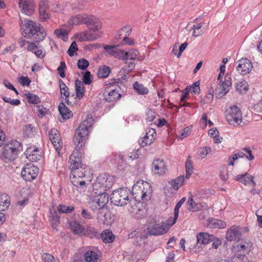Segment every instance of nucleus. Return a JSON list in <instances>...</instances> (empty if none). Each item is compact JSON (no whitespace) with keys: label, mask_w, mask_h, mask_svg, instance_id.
I'll return each instance as SVG.
<instances>
[{"label":"nucleus","mask_w":262,"mask_h":262,"mask_svg":"<svg viewBox=\"0 0 262 262\" xmlns=\"http://www.w3.org/2000/svg\"><path fill=\"white\" fill-rule=\"evenodd\" d=\"M246 229V228H244L240 226H232L228 230L226 238L229 241L239 239Z\"/></svg>","instance_id":"dca6fc26"},{"label":"nucleus","mask_w":262,"mask_h":262,"mask_svg":"<svg viewBox=\"0 0 262 262\" xmlns=\"http://www.w3.org/2000/svg\"><path fill=\"white\" fill-rule=\"evenodd\" d=\"M219 177L223 181L225 182L228 180V169L226 165H223L221 167Z\"/></svg>","instance_id":"de8ad7c7"},{"label":"nucleus","mask_w":262,"mask_h":262,"mask_svg":"<svg viewBox=\"0 0 262 262\" xmlns=\"http://www.w3.org/2000/svg\"><path fill=\"white\" fill-rule=\"evenodd\" d=\"M39 19L41 21H46L49 19L50 15L49 10H39Z\"/></svg>","instance_id":"3c124183"},{"label":"nucleus","mask_w":262,"mask_h":262,"mask_svg":"<svg viewBox=\"0 0 262 262\" xmlns=\"http://www.w3.org/2000/svg\"><path fill=\"white\" fill-rule=\"evenodd\" d=\"M60 94L61 96L65 97V100L67 103L69 104V97H70V91L69 89L67 86L60 90Z\"/></svg>","instance_id":"680f3d73"},{"label":"nucleus","mask_w":262,"mask_h":262,"mask_svg":"<svg viewBox=\"0 0 262 262\" xmlns=\"http://www.w3.org/2000/svg\"><path fill=\"white\" fill-rule=\"evenodd\" d=\"M228 122L234 126H238L242 122V114L240 109L235 105L227 110L226 115Z\"/></svg>","instance_id":"9d476101"},{"label":"nucleus","mask_w":262,"mask_h":262,"mask_svg":"<svg viewBox=\"0 0 262 262\" xmlns=\"http://www.w3.org/2000/svg\"><path fill=\"white\" fill-rule=\"evenodd\" d=\"M184 181V176H181L171 180L170 184L174 190H178L179 188L183 185Z\"/></svg>","instance_id":"e433bc0d"},{"label":"nucleus","mask_w":262,"mask_h":262,"mask_svg":"<svg viewBox=\"0 0 262 262\" xmlns=\"http://www.w3.org/2000/svg\"><path fill=\"white\" fill-rule=\"evenodd\" d=\"M49 5L47 0H40L39 3V10H49Z\"/></svg>","instance_id":"0e129e2a"},{"label":"nucleus","mask_w":262,"mask_h":262,"mask_svg":"<svg viewBox=\"0 0 262 262\" xmlns=\"http://www.w3.org/2000/svg\"><path fill=\"white\" fill-rule=\"evenodd\" d=\"M42 257L44 262H56L54 256L49 253H43Z\"/></svg>","instance_id":"338daca9"},{"label":"nucleus","mask_w":262,"mask_h":262,"mask_svg":"<svg viewBox=\"0 0 262 262\" xmlns=\"http://www.w3.org/2000/svg\"><path fill=\"white\" fill-rule=\"evenodd\" d=\"M207 225L211 228H224L226 226V223L224 221L214 218L209 219Z\"/></svg>","instance_id":"c756f323"},{"label":"nucleus","mask_w":262,"mask_h":262,"mask_svg":"<svg viewBox=\"0 0 262 262\" xmlns=\"http://www.w3.org/2000/svg\"><path fill=\"white\" fill-rule=\"evenodd\" d=\"M91 30L81 31L76 33L75 37L80 41L94 40L99 37L97 34L91 33Z\"/></svg>","instance_id":"5701e85b"},{"label":"nucleus","mask_w":262,"mask_h":262,"mask_svg":"<svg viewBox=\"0 0 262 262\" xmlns=\"http://www.w3.org/2000/svg\"><path fill=\"white\" fill-rule=\"evenodd\" d=\"M210 242H212V247L215 249H216L222 245V241L218 238L215 237L213 236V240L210 241Z\"/></svg>","instance_id":"774afa93"},{"label":"nucleus","mask_w":262,"mask_h":262,"mask_svg":"<svg viewBox=\"0 0 262 262\" xmlns=\"http://www.w3.org/2000/svg\"><path fill=\"white\" fill-rule=\"evenodd\" d=\"M167 170L165 162L162 159H157L153 161L151 171L154 174L162 176Z\"/></svg>","instance_id":"f3484780"},{"label":"nucleus","mask_w":262,"mask_h":262,"mask_svg":"<svg viewBox=\"0 0 262 262\" xmlns=\"http://www.w3.org/2000/svg\"><path fill=\"white\" fill-rule=\"evenodd\" d=\"M185 170H186V178L188 179L190 176L192 174L193 171V167L192 163L189 157L185 162Z\"/></svg>","instance_id":"a19ab883"},{"label":"nucleus","mask_w":262,"mask_h":262,"mask_svg":"<svg viewBox=\"0 0 262 262\" xmlns=\"http://www.w3.org/2000/svg\"><path fill=\"white\" fill-rule=\"evenodd\" d=\"M239 158H242V156H240L238 154H233L228 160V165L233 166L234 161Z\"/></svg>","instance_id":"69168bd1"},{"label":"nucleus","mask_w":262,"mask_h":262,"mask_svg":"<svg viewBox=\"0 0 262 262\" xmlns=\"http://www.w3.org/2000/svg\"><path fill=\"white\" fill-rule=\"evenodd\" d=\"M84 259L86 262H97L98 260V254L94 251H88L84 254Z\"/></svg>","instance_id":"c9c22d12"},{"label":"nucleus","mask_w":262,"mask_h":262,"mask_svg":"<svg viewBox=\"0 0 262 262\" xmlns=\"http://www.w3.org/2000/svg\"><path fill=\"white\" fill-rule=\"evenodd\" d=\"M81 217L84 220H91L93 218V215L91 212L86 209L82 208Z\"/></svg>","instance_id":"6e6d98bb"},{"label":"nucleus","mask_w":262,"mask_h":262,"mask_svg":"<svg viewBox=\"0 0 262 262\" xmlns=\"http://www.w3.org/2000/svg\"><path fill=\"white\" fill-rule=\"evenodd\" d=\"M157 136L155 129L151 128H147L145 135L139 141V144L142 147L151 144Z\"/></svg>","instance_id":"6ab92c4d"},{"label":"nucleus","mask_w":262,"mask_h":262,"mask_svg":"<svg viewBox=\"0 0 262 262\" xmlns=\"http://www.w3.org/2000/svg\"><path fill=\"white\" fill-rule=\"evenodd\" d=\"M252 244L251 242H241L235 243L233 246L232 251L235 254H244L245 255L248 254L251 250Z\"/></svg>","instance_id":"a211bd4d"},{"label":"nucleus","mask_w":262,"mask_h":262,"mask_svg":"<svg viewBox=\"0 0 262 262\" xmlns=\"http://www.w3.org/2000/svg\"><path fill=\"white\" fill-rule=\"evenodd\" d=\"M75 88L76 96L80 100L83 97L84 94V88L82 82L79 80H76Z\"/></svg>","instance_id":"72a5a7b5"},{"label":"nucleus","mask_w":262,"mask_h":262,"mask_svg":"<svg viewBox=\"0 0 262 262\" xmlns=\"http://www.w3.org/2000/svg\"><path fill=\"white\" fill-rule=\"evenodd\" d=\"M89 66V61L85 59L82 58L79 59L77 62V66L78 68L82 70H84L87 69Z\"/></svg>","instance_id":"5fc2aeb1"},{"label":"nucleus","mask_w":262,"mask_h":262,"mask_svg":"<svg viewBox=\"0 0 262 262\" xmlns=\"http://www.w3.org/2000/svg\"><path fill=\"white\" fill-rule=\"evenodd\" d=\"M66 69V65L64 61H61L60 66L57 68L58 74L61 78H64L66 76L65 70Z\"/></svg>","instance_id":"4d7b16f0"},{"label":"nucleus","mask_w":262,"mask_h":262,"mask_svg":"<svg viewBox=\"0 0 262 262\" xmlns=\"http://www.w3.org/2000/svg\"><path fill=\"white\" fill-rule=\"evenodd\" d=\"M211 151V148L208 146H205L200 148L198 152L199 156L201 158H204Z\"/></svg>","instance_id":"8fccbe9b"},{"label":"nucleus","mask_w":262,"mask_h":262,"mask_svg":"<svg viewBox=\"0 0 262 262\" xmlns=\"http://www.w3.org/2000/svg\"><path fill=\"white\" fill-rule=\"evenodd\" d=\"M99 233L96 229L92 227H87L84 229V235L83 236H88L90 238L98 237Z\"/></svg>","instance_id":"58836bf2"},{"label":"nucleus","mask_w":262,"mask_h":262,"mask_svg":"<svg viewBox=\"0 0 262 262\" xmlns=\"http://www.w3.org/2000/svg\"><path fill=\"white\" fill-rule=\"evenodd\" d=\"M93 76L90 72L87 71L83 73L82 80L83 83L89 85L92 81Z\"/></svg>","instance_id":"864d4df0"},{"label":"nucleus","mask_w":262,"mask_h":262,"mask_svg":"<svg viewBox=\"0 0 262 262\" xmlns=\"http://www.w3.org/2000/svg\"><path fill=\"white\" fill-rule=\"evenodd\" d=\"M152 192L150 184L141 180H138L132 187V194L136 201L141 202L149 200Z\"/></svg>","instance_id":"39448f33"},{"label":"nucleus","mask_w":262,"mask_h":262,"mask_svg":"<svg viewBox=\"0 0 262 262\" xmlns=\"http://www.w3.org/2000/svg\"><path fill=\"white\" fill-rule=\"evenodd\" d=\"M217 80L220 82L215 89V95L217 98H220L229 92L232 85L231 78L229 75L227 74L224 78Z\"/></svg>","instance_id":"9b49d317"},{"label":"nucleus","mask_w":262,"mask_h":262,"mask_svg":"<svg viewBox=\"0 0 262 262\" xmlns=\"http://www.w3.org/2000/svg\"><path fill=\"white\" fill-rule=\"evenodd\" d=\"M25 96L28 100V102L32 104H37L40 102V98L36 95L28 93L25 94Z\"/></svg>","instance_id":"49530a36"},{"label":"nucleus","mask_w":262,"mask_h":262,"mask_svg":"<svg viewBox=\"0 0 262 262\" xmlns=\"http://www.w3.org/2000/svg\"><path fill=\"white\" fill-rule=\"evenodd\" d=\"M19 7L21 12L26 15L32 14L34 11L33 0H19Z\"/></svg>","instance_id":"4be33fe9"},{"label":"nucleus","mask_w":262,"mask_h":262,"mask_svg":"<svg viewBox=\"0 0 262 262\" xmlns=\"http://www.w3.org/2000/svg\"><path fill=\"white\" fill-rule=\"evenodd\" d=\"M100 237L103 242L105 244L112 243L115 239V236L112 230L108 229L103 230L100 234Z\"/></svg>","instance_id":"cd10ccee"},{"label":"nucleus","mask_w":262,"mask_h":262,"mask_svg":"<svg viewBox=\"0 0 262 262\" xmlns=\"http://www.w3.org/2000/svg\"><path fill=\"white\" fill-rule=\"evenodd\" d=\"M70 30L63 28H58L55 30V35L59 38H60L64 41H67L69 38V34Z\"/></svg>","instance_id":"473e14b6"},{"label":"nucleus","mask_w":262,"mask_h":262,"mask_svg":"<svg viewBox=\"0 0 262 262\" xmlns=\"http://www.w3.org/2000/svg\"><path fill=\"white\" fill-rule=\"evenodd\" d=\"M49 137L56 151L59 155L62 147V142L60 134L56 129L52 128L49 133Z\"/></svg>","instance_id":"4468645a"},{"label":"nucleus","mask_w":262,"mask_h":262,"mask_svg":"<svg viewBox=\"0 0 262 262\" xmlns=\"http://www.w3.org/2000/svg\"><path fill=\"white\" fill-rule=\"evenodd\" d=\"M187 87L191 93L196 94H199L200 92L199 84H198L197 82L194 83L192 85L188 86Z\"/></svg>","instance_id":"e2e57ef3"},{"label":"nucleus","mask_w":262,"mask_h":262,"mask_svg":"<svg viewBox=\"0 0 262 262\" xmlns=\"http://www.w3.org/2000/svg\"><path fill=\"white\" fill-rule=\"evenodd\" d=\"M116 86L118 85L115 84L110 88H107L103 94L104 100L108 102H115L121 97V95L117 90Z\"/></svg>","instance_id":"ddd939ff"},{"label":"nucleus","mask_w":262,"mask_h":262,"mask_svg":"<svg viewBox=\"0 0 262 262\" xmlns=\"http://www.w3.org/2000/svg\"><path fill=\"white\" fill-rule=\"evenodd\" d=\"M93 123V118L88 117L80 123L76 129L74 139L76 146L70 156L69 162L70 169L83 166L82 157L84 154V151L82 147L89 138Z\"/></svg>","instance_id":"f257e3e1"},{"label":"nucleus","mask_w":262,"mask_h":262,"mask_svg":"<svg viewBox=\"0 0 262 262\" xmlns=\"http://www.w3.org/2000/svg\"><path fill=\"white\" fill-rule=\"evenodd\" d=\"M69 226L72 232L79 236H83L84 235L85 227L81 225L78 222L72 221L69 223Z\"/></svg>","instance_id":"393cba45"},{"label":"nucleus","mask_w":262,"mask_h":262,"mask_svg":"<svg viewBox=\"0 0 262 262\" xmlns=\"http://www.w3.org/2000/svg\"><path fill=\"white\" fill-rule=\"evenodd\" d=\"M22 151L23 145L20 142L16 140H11L2 147L0 158L5 163L12 162Z\"/></svg>","instance_id":"20e7f679"},{"label":"nucleus","mask_w":262,"mask_h":262,"mask_svg":"<svg viewBox=\"0 0 262 262\" xmlns=\"http://www.w3.org/2000/svg\"><path fill=\"white\" fill-rule=\"evenodd\" d=\"M58 211L61 213L68 214L73 212L75 208L72 206H66L65 205L60 204L57 207Z\"/></svg>","instance_id":"37998d69"},{"label":"nucleus","mask_w":262,"mask_h":262,"mask_svg":"<svg viewBox=\"0 0 262 262\" xmlns=\"http://www.w3.org/2000/svg\"><path fill=\"white\" fill-rule=\"evenodd\" d=\"M70 26L85 24L90 30L98 32L101 29L102 25L99 18L92 15L86 14H78L72 16L68 21Z\"/></svg>","instance_id":"7ed1b4c3"},{"label":"nucleus","mask_w":262,"mask_h":262,"mask_svg":"<svg viewBox=\"0 0 262 262\" xmlns=\"http://www.w3.org/2000/svg\"><path fill=\"white\" fill-rule=\"evenodd\" d=\"M104 49L108 54L124 60L128 59H135L139 54L137 50H132L128 52H126L124 50L119 49L117 46L105 45Z\"/></svg>","instance_id":"0eeeda50"},{"label":"nucleus","mask_w":262,"mask_h":262,"mask_svg":"<svg viewBox=\"0 0 262 262\" xmlns=\"http://www.w3.org/2000/svg\"><path fill=\"white\" fill-rule=\"evenodd\" d=\"M20 29L25 37L32 38L35 42L43 40L46 36L45 28L31 20L22 21Z\"/></svg>","instance_id":"f03ea898"},{"label":"nucleus","mask_w":262,"mask_h":262,"mask_svg":"<svg viewBox=\"0 0 262 262\" xmlns=\"http://www.w3.org/2000/svg\"><path fill=\"white\" fill-rule=\"evenodd\" d=\"M108 202V196L106 193L94 194L90 196L88 204L93 210H99L103 208Z\"/></svg>","instance_id":"1a4fd4ad"},{"label":"nucleus","mask_w":262,"mask_h":262,"mask_svg":"<svg viewBox=\"0 0 262 262\" xmlns=\"http://www.w3.org/2000/svg\"><path fill=\"white\" fill-rule=\"evenodd\" d=\"M58 110L63 119L67 120L73 116V113L63 102H60Z\"/></svg>","instance_id":"7c9ffc66"},{"label":"nucleus","mask_w":262,"mask_h":262,"mask_svg":"<svg viewBox=\"0 0 262 262\" xmlns=\"http://www.w3.org/2000/svg\"><path fill=\"white\" fill-rule=\"evenodd\" d=\"M60 213L57 208L56 209L54 205L50 207L49 220L53 226H56L59 223Z\"/></svg>","instance_id":"b1692460"},{"label":"nucleus","mask_w":262,"mask_h":262,"mask_svg":"<svg viewBox=\"0 0 262 262\" xmlns=\"http://www.w3.org/2000/svg\"><path fill=\"white\" fill-rule=\"evenodd\" d=\"M27 155H29V158L34 160H36L37 159H40L41 158V155L38 154L39 152V150L37 147H34L33 148H29L26 151Z\"/></svg>","instance_id":"4c0bfd02"},{"label":"nucleus","mask_w":262,"mask_h":262,"mask_svg":"<svg viewBox=\"0 0 262 262\" xmlns=\"http://www.w3.org/2000/svg\"><path fill=\"white\" fill-rule=\"evenodd\" d=\"M99 182V184H101L103 187L102 189L107 190L111 188L114 183V178L113 176L107 174L106 173H102L100 174L97 178Z\"/></svg>","instance_id":"aec40b11"},{"label":"nucleus","mask_w":262,"mask_h":262,"mask_svg":"<svg viewBox=\"0 0 262 262\" xmlns=\"http://www.w3.org/2000/svg\"><path fill=\"white\" fill-rule=\"evenodd\" d=\"M102 187H103L101 186V184H99L98 180L97 179L96 182L93 185V189L94 194L105 193V190H103Z\"/></svg>","instance_id":"09e8293b"},{"label":"nucleus","mask_w":262,"mask_h":262,"mask_svg":"<svg viewBox=\"0 0 262 262\" xmlns=\"http://www.w3.org/2000/svg\"><path fill=\"white\" fill-rule=\"evenodd\" d=\"M235 179L245 185H250V184H252L253 186L256 185L253 180V177L247 172L242 174L237 175Z\"/></svg>","instance_id":"a878e982"},{"label":"nucleus","mask_w":262,"mask_h":262,"mask_svg":"<svg viewBox=\"0 0 262 262\" xmlns=\"http://www.w3.org/2000/svg\"><path fill=\"white\" fill-rule=\"evenodd\" d=\"M186 201L185 198H183L180 200V201L176 204L174 209V214H175L176 217H178L179 213V209L181 207L183 204Z\"/></svg>","instance_id":"bf43d9fd"},{"label":"nucleus","mask_w":262,"mask_h":262,"mask_svg":"<svg viewBox=\"0 0 262 262\" xmlns=\"http://www.w3.org/2000/svg\"><path fill=\"white\" fill-rule=\"evenodd\" d=\"M232 262H250L244 254H234L231 258Z\"/></svg>","instance_id":"a18cd8bd"},{"label":"nucleus","mask_w":262,"mask_h":262,"mask_svg":"<svg viewBox=\"0 0 262 262\" xmlns=\"http://www.w3.org/2000/svg\"><path fill=\"white\" fill-rule=\"evenodd\" d=\"M106 161L108 163L116 165L119 169V166H122L124 163V160L122 156L120 154L113 153L110 155L106 159Z\"/></svg>","instance_id":"bb28decb"},{"label":"nucleus","mask_w":262,"mask_h":262,"mask_svg":"<svg viewBox=\"0 0 262 262\" xmlns=\"http://www.w3.org/2000/svg\"><path fill=\"white\" fill-rule=\"evenodd\" d=\"M2 99L5 102L9 103L13 105L17 106L20 104V101L18 99H12L7 97H3Z\"/></svg>","instance_id":"13d9d810"},{"label":"nucleus","mask_w":262,"mask_h":262,"mask_svg":"<svg viewBox=\"0 0 262 262\" xmlns=\"http://www.w3.org/2000/svg\"><path fill=\"white\" fill-rule=\"evenodd\" d=\"M78 50L77 44L75 41L72 42L70 48L68 50V53L70 56H73L74 53Z\"/></svg>","instance_id":"052dcab7"},{"label":"nucleus","mask_w":262,"mask_h":262,"mask_svg":"<svg viewBox=\"0 0 262 262\" xmlns=\"http://www.w3.org/2000/svg\"><path fill=\"white\" fill-rule=\"evenodd\" d=\"M236 90L241 94L245 93L248 90L247 82L245 80L236 82Z\"/></svg>","instance_id":"ea45409f"},{"label":"nucleus","mask_w":262,"mask_h":262,"mask_svg":"<svg viewBox=\"0 0 262 262\" xmlns=\"http://www.w3.org/2000/svg\"><path fill=\"white\" fill-rule=\"evenodd\" d=\"M130 192L127 189L120 188L114 190L111 195L110 200L115 205L122 206L129 200Z\"/></svg>","instance_id":"6e6552de"},{"label":"nucleus","mask_w":262,"mask_h":262,"mask_svg":"<svg viewBox=\"0 0 262 262\" xmlns=\"http://www.w3.org/2000/svg\"><path fill=\"white\" fill-rule=\"evenodd\" d=\"M111 73V69L106 66H103L99 67L97 72V76L99 78H105L108 77Z\"/></svg>","instance_id":"f704fd0d"},{"label":"nucleus","mask_w":262,"mask_h":262,"mask_svg":"<svg viewBox=\"0 0 262 262\" xmlns=\"http://www.w3.org/2000/svg\"><path fill=\"white\" fill-rule=\"evenodd\" d=\"M196 240L198 244L206 245L213 240V235L206 232H200L196 235Z\"/></svg>","instance_id":"c85d7f7f"},{"label":"nucleus","mask_w":262,"mask_h":262,"mask_svg":"<svg viewBox=\"0 0 262 262\" xmlns=\"http://www.w3.org/2000/svg\"><path fill=\"white\" fill-rule=\"evenodd\" d=\"M207 208V204L204 202H201L196 203V205L195 206V207L190 208V211L196 212L201 210H206Z\"/></svg>","instance_id":"603ef678"},{"label":"nucleus","mask_w":262,"mask_h":262,"mask_svg":"<svg viewBox=\"0 0 262 262\" xmlns=\"http://www.w3.org/2000/svg\"><path fill=\"white\" fill-rule=\"evenodd\" d=\"M86 2L85 0L76 1L72 4V9L76 10H82L86 6Z\"/></svg>","instance_id":"c03bdc74"},{"label":"nucleus","mask_w":262,"mask_h":262,"mask_svg":"<svg viewBox=\"0 0 262 262\" xmlns=\"http://www.w3.org/2000/svg\"><path fill=\"white\" fill-rule=\"evenodd\" d=\"M168 231V226L163 223H155L148 228V232L150 235H159L166 233Z\"/></svg>","instance_id":"412c9836"},{"label":"nucleus","mask_w":262,"mask_h":262,"mask_svg":"<svg viewBox=\"0 0 262 262\" xmlns=\"http://www.w3.org/2000/svg\"><path fill=\"white\" fill-rule=\"evenodd\" d=\"M39 169L32 164H26L21 172L22 178L27 181H32L38 176Z\"/></svg>","instance_id":"f8f14e48"},{"label":"nucleus","mask_w":262,"mask_h":262,"mask_svg":"<svg viewBox=\"0 0 262 262\" xmlns=\"http://www.w3.org/2000/svg\"><path fill=\"white\" fill-rule=\"evenodd\" d=\"M235 64L236 70L242 75L249 73L253 68L252 62L246 58L237 60Z\"/></svg>","instance_id":"2eb2a0df"},{"label":"nucleus","mask_w":262,"mask_h":262,"mask_svg":"<svg viewBox=\"0 0 262 262\" xmlns=\"http://www.w3.org/2000/svg\"><path fill=\"white\" fill-rule=\"evenodd\" d=\"M10 205V199L8 194L0 193V210L4 211Z\"/></svg>","instance_id":"2f4dec72"},{"label":"nucleus","mask_w":262,"mask_h":262,"mask_svg":"<svg viewBox=\"0 0 262 262\" xmlns=\"http://www.w3.org/2000/svg\"><path fill=\"white\" fill-rule=\"evenodd\" d=\"M134 89L139 94L141 95L147 94L148 93V90L144 87L143 85L136 81L133 84Z\"/></svg>","instance_id":"79ce46f5"},{"label":"nucleus","mask_w":262,"mask_h":262,"mask_svg":"<svg viewBox=\"0 0 262 262\" xmlns=\"http://www.w3.org/2000/svg\"><path fill=\"white\" fill-rule=\"evenodd\" d=\"M71 173L70 175L71 182L73 185L77 187H82L85 185L86 181L89 180H85L88 177V171L89 170L86 167L81 166L70 169Z\"/></svg>","instance_id":"423d86ee"}]
</instances>
